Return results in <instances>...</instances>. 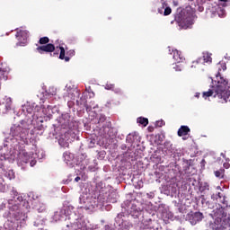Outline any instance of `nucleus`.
<instances>
[{"mask_svg":"<svg viewBox=\"0 0 230 230\" xmlns=\"http://www.w3.org/2000/svg\"><path fill=\"white\" fill-rule=\"evenodd\" d=\"M39 44H40V46L38 47L36 49L40 55H43L44 53H53V51H55V45L49 43V37L45 36L40 38L39 40Z\"/></svg>","mask_w":230,"mask_h":230,"instance_id":"1","label":"nucleus"},{"mask_svg":"<svg viewBox=\"0 0 230 230\" xmlns=\"http://www.w3.org/2000/svg\"><path fill=\"white\" fill-rule=\"evenodd\" d=\"M59 123H61L62 128H68L69 130L75 128V122L69 113L62 114Z\"/></svg>","mask_w":230,"mask_h":230,"instance_id":"2","label":"nucleus"},{"mask_svg":"<svg viewBox=\"0 0 230 230\" xmlns=\"http://www.w3.org/2000/svg\"><path fill=\"white\" fill-rule=\"evenodd\" d=\"M15 37L18 40L16 46H26L28 44V31L16 29Z\"/></svg>","mask_w":230,"mask_h":230,"instance_id":"3","label":"nucleus"},{"mask_svg":"<svg viewBox=\"0 0 230 230\" xmlns=\"http://www.w3.org/2000/svg\"><path fill=\"white\" fill-rule=\"evenodd\" d=\"M59 49H60L59 58L60 60H65V62H69L72 57H75V49H70L66 51V49H64V47H59Z\"/></svg>","mask_w":230,"mask_h":230,"instance_id":"4","label":"nucleus"},{"mask_svg":"<svg viewBox=\"0 0 230 230\" xmlns=\"http://www.w3.org/2000/svg\"><path fill=\"white\" fill-rule=\"evenodd\" d=\"M100 132L104 137H111L112 136V124L111 122H106V124L100 129Z\"/></svg>","mask_w":230,"mask_h":230,"instance_id":"5","label":"nucleus"},{"mask_svg":"<svg viewBox=\"0 0 230 230\" xmlns=\"http://www.w3.org/2000/svg\"><path fill=\"white\" fill-rule=\"evenodd\" d=\"M198 59H199L201 66H204V64H211V62L213 61L211 55H209L208 53L204 54L203 57Z\"/></svg>","mask_w":230,"mask_h":230,"instance_id":"6","label":"nucleus"},{"mask_svg":"<svg viewBox=\"0 0 230 230\" xmlns=\"http://www.w3.org/2000/svg\"><path fill=\"white\" fill-rule=\"evenodd\" d=\"M191 132V129H190V127L188 126H181L178 129V136L179 137H182V136H188Z\"/></svg>","mask_w":230,"mask_h":230,"instance_id":"7","label":"nucleus"},{"mask_svg":"<svg viewBox=\"0 0 230 230\" xmlns=\"http://www.w3.org/2000/svg\"><path fill=\"white\" fill-rule=\"evenodd\" d=\"M172 58L178 62V64H181L182 60H184V58L182 57V53L177 49L172 50Z\"/></svg>","mask_w":230,"mask_h":230,"instance_id":"8","label":"nucleus"},{"mask_svg":"<svg viewBox=\"0 0 230 230\" xmlns=\"http://www.w3.org/2000/svg\"><path fill=\"white\" fill-rule=\"evenodd\" d=\"M22 133V127L21 126H13L11 128V134L14 137H19Z\"/></svg>","mask_w":230,"mask_h":230,"instance_id":"9","label":"nucleus"},{"mask_svg":"<svg viewBox=\"0 0 230 230\" xmlns=\"http://www.w3.org/2000/svg\"><path fill=\"white\" fill-rule=\"evenodd\" d=\"M107 202H110L111 204H116L118 202V193L111 192L108 195Z\"/></svg>","mask_w":230,"mask_h":230,"instance_id":"10","label":"nucleus"},{"mask_svg":"<svg viewBox=\"0 0 230 230\" xmlns=\"http://www.w3.org/2000/svg\"><path fill=\"white\" fill-rule=\"evenodd\" d=\"M200 67H202V64L199 58L196 61H193L190 65V69L192 71H199Z\"/></svg>","mask_w":230,"mask_h":230,"instance_id":"11","label":"nucleus"},{"mask_svg":"<svg viewBox=\"0 0 230 230\" xmlns=\"http://www.w3.org/2000/svg\"><path fill=\"white\" fill-rule=\"evenodd\" d=\"M214 174L217 179H224V175H226V170L225 169H219L217 171H215Z\"/></svg>","mask_w":230,"mask_h":230,"instance_id":"12","label":"nucleus"},{"mask_svg":"<svg viewBox=\"0 0 230 230\" xmlns=\"http://www.w3.org/2000/svg\"><path fill=\"white\" fill-rule=\"evenodd\" d=\"M202 218H204V215L201 212H196L193 215V219L195 222H200L202 221Z\"/></svg>","mask_w":230,"mask_h":230,"instance_id":"13","label":"nucleus"},{"mask_svg":"<svg viewBox=\"0 0 230 230\" xmlns=\"http://www.w3.org/2000/svg\"><path fill=\"white\" fill-rule=\"evenodd\" d=\"M137 122L139 123V125H142L144 127H146V125H148V119L146 118H143V117H139L137 119Z\"/></svg>","mask_w":230,"mask_h":230,"instance_id":"14","label":"nucleus"},{"mask_svg":"<svg viewBox=\"0 0 230 230\" xmlns=\"http://www.w3.org/2000/svg\"><path fill=\"white\" fill-rule=\"evenodd\" d=\"M4 175L10 181H12V179H15V172H13V171H12V170L5 172Z\"/></svg>","mask_w":230,"mask_h":230,"instance_id":"15","label":"nucleus"},{"mask_svg":"<svg viewBox=\"0 0 230 230\" xmlns=\"http://www.w3.org/2000/svg\"><path fill=\"white\" fill-rule=\"evenodd\" d=\"M5 108L7 111H10L12 109V98H7L5 100Z\"/></svg>","mask_w":230,"mask_h":230,"instance_id":"16","label":"nucleus"},{"mask_svg":"<svg viewBox=\"0 0 230 230\" xmlns=\"http://www.w3.org/2000/svg\"><path fill=\"white\" fill-rule=\"evenodd\" d=\"M107 120V117H105V115L101 114L98 117V123H105V121Z\"/></svg>","mask_w":230,"mask_h":230,"instance_id":"17","label":"nucleus"},{"mask_svg":"<svg viewBox=\"0 0 230 230\" xmlns=\"http://www.w3.org/2000/svg\"><path fill=\"white\" fill-rule=\"evenodd\" d=\"M172 13V8L171 7H165L164 11V15H170Z\"/></svg>","mask_w":230,"mask_h":230,"instance_id":"18","label":"nucleus"},{"mask_svg":"<svg viewBox=\"0 0 230 230\" xmlns=\"http://www.w3.org/2000/svg\"><path fill=\"white\" fill-rule=\"evenodd\" d=\"M166 6V2H164L163 4H162V7L161 8H158V13H161V14H163L164 13V7Z\"/></svg>","mask_w":230,"mask_h":230,"instance_id":"19","label":"nucleus"},{"mask_svg":"<svg viewBox=\"0 0 230 230\" xmlns=\"http://www.w3.org/2000/svg\"><path fill=\"white\" fill-rule=\"evenodd\" d=\"M164 120L160 119L155 122V127H164Z\"/></svg>","mask_w":230,"mask_h":230,"instance_id":"20","label":"nucleus"},{"mask_svg":"<svg viewBox=\"0 0 230 230\" xmlns=\"http://www.w3.org/2000/svg\"><path fill=\"white\" fill-rule=\"evenodd\" d=\"M112 91L115 93V94H123V92L121 91V88H116L114 86V89Z\"/></svg>","mask_w":230,"mask_h":230,"instance_id":"21","label":"nucleus"},{"mask_svg":"<svg viewBox=\"0 0 230 230\" xmlns=\"http://www.w3.org/2000/svg\"><path fill=\"white\" fill-rule=\"evenodd\" d=\"M175 21L178 22L179 26H184V22L181 20V17H176Z\"/></svg>","mask_w":230,"mask_h":230,"instance_id":"22","label":"nucleus"},{"mask_svg":"<svg viewBox=\"0 0 230 230\" xmlns=\"http://www.w3.org/2000/svg\"><path fill=\"white\" fill-rule=\"evenodd\" d=\"M105 89H107L108 91H113L114 84H106Z\"/></svg>","mask_w":230,"mask_h":230,"instance_id":"23","label":"nucleus"},{"mask_svg":"<svg viewBox=\"0 0 230 230\" xmlns=\"http://www.w3.org/2000/svg\"><path fill=\"white\" fill-rule=\"evenodd\" d=\"M173 69H175V71H182V66H181V65H175Z\"/></svg>","mask_w":230,"mask_h":230,"instance_id":"24","label":"nucleus"},{"mask_svg":"<svg viewBox=\"0 0 230 230\" xmlns=\"http://www.w3.org/2000/svg\"><path fill=\"white\" fill-rule=\"evenodd\" d=\"M223 166H224V168H226V170H228V168L230 167L229 162H226V163L223 164Z\"/></svg>","mask_w":230,"mask_h":230,"instance_id":"25","label":"nucleus"},{"mask_svg":"<svg viewBox=\"0 0 230 230\" xmlns=\"http://www.w3.org/2000/svg\"><path fill=\"white\" fill-rule=\"evenodd\" d=\"M104 229L105 230H114L112 227H111V226H109V225H106L105 226H104Z\"/></svg>","mask_w":230,"mask_h":230,"instance_id":"26","label":"nucleus"},{"mask_svg":"<svg viewBox=\"0 0 230 230\" xmlns=\"http://www.w3.org/2000/svg\"><path fill=\"white\" fill-rule=\"evenodd\" d=\"M195 97L196 98H200V93H196Z\"/></svg>","mask_w":230,"mask_h":230,"instance_id":"27","label":"nucleus"},{"mask_svg":"<svg viewBox=\"0 0 230 230\" xmlns=\"http://www.w3.org/2000/svg\"><path fill=\"white\" fill-rule=\"evenodd\" d=\"M80 179L81 178L79 176L75 177V182H78V181H80Z\"/></svg>","mask_w":230,"mask_h":230,"instance_id":"28","label":"nucleus"},{"mask_svg":"<svg viewBox=\"0 0 230 230\" xmlns=\"http://www.w3.org/2000/svg\"><path fill=\"white\" fill-rule=\"evenodd\" d=\"M141 230H154L153 228H142Z\"/></svg>","mask_w":230,"mask_h":230,"instance_id":"29","label":"nucleus"},{"mask_svg":"<svg viewBox=\"0 0 230 230\" xmlns=\"http://www.w3.org/2000/svg\"><path fill=\"white\" fill-rule=\"evenodd\" d=\"M221 3H227V0H219Z\"/></svg>","mask_w":230,"mask_h":230,"instance_id":"30","label":"nucleus"},{"mask_svg":"<svg viewBox=\"0 0 230 230\" xmlns=\"http://www.w3.org/2000/svg\"><path fill=\"white\" fill-rule=\"evenodd\" d=\"M222 157L226 158V155L224 153H221Z\"/></svg>","mask_w":230,"mask_h":230,"instance_id":"31","label":"nucleus"},{"mask_svg":"<svg viewBox=\"0 0 230 230\" xmlns=\"http://www.w3.org/2000/svg\"><path fill=\"white\" fill-rule=\"evenodd\" d=\"M1 169H2V170H4V165H1Z\"/></svg>","mask_w":230,"mask_h":230,"instance_id":"32","label":"nucleus"},{"mask_svg":"<svg viewBox=\"0 0 230 230\" xmlns=\"http://www.w3.org/2000/svg\"><path fill=\"white\" fill-rule=\"evenodd\" d=\"M13 195H17V191H13Z\"/></svg>","mask_w":230,"mask_h":230,"instance_id":"33","label":"nucleus"},{"mask_svg":"<svg viewBox=\"0 0 230 230\" xmlns=\"http://www.w3.org/2000/svg\"><path fill=\"white\" fill-rule=\"evenodd\" d=\"M54 55H58V53H54Z\"/></svg>","mask_w":230,"mask_h":230,"instance_id":"34","label":"nucleus"}]
</instances>
